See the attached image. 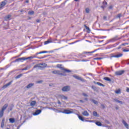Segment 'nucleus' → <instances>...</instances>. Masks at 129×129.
<instances>
[{"instance_id": "1", "label": "nucleus", "mask_w": 129, "mask_h": 129, "mask_svg": "<svg viewBox=\"0 0 129 129\" xmlns=\"http://www.w3.org/2000/svg\"><path fill=\"white\" fill-rule=\"evenodd\" d=\"M33 58H38V59H44L43 57H39L36 56H30L28 57H23L21 58H19L16 59L15 60L13 61V63H16V62H24V61L26 60H28L29 59H33Z\"/></svg>"}, {"instance_id": "2", "label": "nucleus", "mask_w": 129, "mask_h": 129, "mask_svg": "<svg viewBox=\"0 0 129 129\" xmlns=\"http://www.w3.org/2000/svg\"><path fill=\"white\" fill-rule=\"evenodd\" d=\"M52 73L56 75H60L61 76H66L67 75L65 73H62L61 71L58 70L53 71Z\"/></svg>"}, {"instance_id": "3", "label": "nucleus", "mask_w": 129, "mask_h": 129, "mask_svg": "<svg viewBox=\"0 0 129 129\" xmlns=\"http://www.w3.org/2000/svg\"><path fill=\"white\" fill-rule=\"evenodd\" d=\"M71 89V88L70 87V86H65L62 87L61 89V91L63 92H68V91H70V90Z\"/></svg>"}, {"instance_id": "4", "label": "nucleus", "mask_w": 129, "mask_h": 129, "mask_svg": "<svg viewBox=\"0 0 129 129\" xmlns=\"http://www.w3.org/2000/svg\"><path fill=\"white\" fill-rule=\"evenodd\" d=\"M41 66H43V67H46L47 66V64L43 63H39L37 64H36L35 66H34L33 68L34 69L36 68H42V67Z\"/></svg>"}, {"instance_id": "5", "label": "nucleus", "mask_w": 129, "mask_h": 129, "mask_svg": "<svg viewBox=\"0 0 129 129\" xmlns=\"http://www.w3.org/2000/svg\"><path fill=\"white\" fill-rule=\"evenodd\" d=\"M120 38H118V37L117 36H116L113 37V38L110 39L109 40V43H112L113 42H115V41H116L118 40H120Z\"/></svg>"}, {"instance_id": "6", "label": "nucleus", "mask_w": 129, "mask_h": 129, "mask_svg": "<svg viewBox=\"0 0 129 129\" xmlns=\"http://www.w3.org/2000/svg\"><path fill=\"white\" fill-rule=\"evenodd\" d=\"M58 112H61L62 113H65V114H71V113H73V111H70L69 110L64 109L63 111H59Z\"/></svg>"}, {"instance_id": "7", "label": "nucleus", "mask_w": 129, "mask_h": 129, "mask_svg": "<svg viewBox=\"0 0 129 129\" xmlns=\"http://www.w3.org/2000/svg\"><path fill=\"white\" fill-rule=\"evenodd\" d=\"M73 77H74V78H75L76 79H77L78 80H80V81H82V82H85V80H84V79L76 76V75H74Z\"/></svg>"}, {"instance_id": "8", "label": "nucleus", "mask_w": 129, "mask_h": 129, "mask_svg": "<svg viewBox=\"0 0 129 129\" xmlns=\"http://www.w3.org/2000/svg\"><path fill=\"white\" fill-rule=\"evenodd\" d=\"M124 73V71L122 70V71H119L115 72V75H117V76H119L120 75H122Z\"/></svg>"}, {"instance_id": "9", "label": "nucleus", "mask_w": 129, "mask_h": 129, "mask_svg": "<svg viewBox=\"0 0 129 129\" xmlns=\"http://www.w3.org/2000/svg\"><path fill=\"white\" fill-rule=\"evenodd\" d=\"M78 117L80 120H82V121H89V122H91V120L85 119L84 117L82 116L79 115Z\"/></svg>"}, {"instance_id": "10", "label": "nucleus", "mask_w": 129, "mask_h": 129, "mask_svg": "<svg viewBox=\"0 0 129 129\" xmlns=\"http://www.w3.org/2000/svg\"><path fill=\"white\" fill-rule=\"evenodd\" d=\"M60 70H63L66 73H70V72H72L71 70L66 69L65 68H64L63 67H62L60 68Z\"/></svg>"}, {"instance_id": "11", "label": "nucleus", "mask_w": 129, "mask_h": 129, "mask_svg": "<svg viewBox=\"0 0 129 129\" xmlns=\"http://www.w3.org/2000/svg\"><path fill=\"white\" fill-rule=\"evenodd\" d=\"M12 83H13V81H11V82H10L9 83L6 84L5 85H4L3 87V89H5V88H7V87H8V86H10V85H12Z\"/></svg>"}, {"instance_id": "12", "label": "nucleus", "mask_w": 129, "mask_h": 129, "mask_svg": "<svg viewBox=\"0 0 129 129\" xmlns=\"http://www.w3.org/2000/svg\"><path fill=\"white\" fill-rule=\"evenodd\" d=\"M123 55V54L122 53H119L116 55H114L112 56V57H113V58H120V57H122Z\"/></svg>"}, {"instance_id": "13", "label": "nucleus", "mask_w": 129, "mask_h": 129, "mask_svg": "<svg viewBox=\"0 0 129 129\" xmlns=\"http://www.w3.org/2000/svg\"><path fill=\"white\" fill-rule=\"evenodd\" d=\"M41 112H42V110L40 109H38L33 113V115H38V114H40Z\"/></svg>"}, {"instance_id": "14", "label": "nucleus", "mask_w": 129, "mask_h": 129, "mask_svg": "<svg viewBox=\"0 0 129 129\" xmlns=\"http://www.w3.org/2000/svg\"><path fill=\"white\" fill-rule=\"evenodd\" d=\"M119 45V42H117L113 45H111L109 46V48H114L116 47L117 45Z\"/></svg>"}, {"instance_id": "15", "label": "nucleus", "mask_w": 129, "mask_h": 129, "mask_svg": "<svg viewBox=\"0 0 129 129\" xmlns=\"http://www.w3.org/2000/svg\"><path fill=\"white\" fill-rule=\"evenodd\" d=\"M122 122L123 124H124L125 127H126L127 129H128V124H127V123H126L124 120H122Z\"/></svg>"}, {"instance_id": "16", "label": "nucleus", "mask_w": 129, "mask_h": 129, "mask_svg": "<svg viewBox=\"0 0 129 129\" xmlns=\"http://www.w3.org/2000/svg\"><path fill=\"white\" fill-rule=\"evenodd\" d=\"M6 5H7V3H6V2L3 1L0 4V9H2V8H4V7H5V6H6Z\"/></svg>"}, {"instance_id": "17", "label": "nucleus", "mask_w": 129, "mask_h": 129, "mask_svg": "<svg viewBox=\"0 0 129 129\" xmlns=\"http://www.w3.org/2000/svg\"><path fill=\"white\" fill-rule=\"evenodd\" d=\"M59 97L61 98V99H64V100H67L68 99V97L64 96V95H59Z\"/></svg>"}, {"instance_id": "18", "label": "nucleus", "mask_w": 129, "mask_h": 129, "mask_svg": "<svg viewBox=\"0 0 129 129\" xmlns=\"http://www.w3.org/2000/svg\"><path fill=\"white\" fill-rule=\"evenodd\" d=\"M83 115H84V116H88V115H89V113H88V112H87V111L85 110L83 113H82Z\"/></svg>"}, {"instance_id": "19", "label": "nucleus", "mask_w": 129, "mask_h": 129, "mask_svg": "<svg viewBox=\"0 0 129 129\" xmlns=\"http://www.w3.org/2000/svg\"><path fill=\"white\" fill-rule=\"evenodd\" d=\"M33 86H34V84L33 83H30V84H29L26 87V88H27V89L31 88V87H33Z\"/></svg>"}, {"instance_id": "20", "label": "nucleus", "mask_w": 129, "mask_h": 129, "mask_svg": "<svg viewBox=\"0 0 129 129\" xmlns=\"http://www.w3.org/2000/svg\"><path fill=\"white\" fill-rule=\"evenodd\" d=\"M114 101L115 102H117L118 103H119L120 104H122L123 103H124L121 101L118 100V99H114Z\"/></svg>"}, {"instance_id": "21", "label": "nucleus", "mask_w": 129, "mask_h": 129, "mask_svg": "<svg viewBox=\"0 0 129 129\" xmlns=\"http://www.w3.org/2000/svg\"><path fill=\"white\" fill-rule=\"evenodd\" d=\"M9 121L11 123H14V122H16V120H15V118H9Z\"/></svg>"}, {"instance_id": "22", "label": "nucleus", "mask_w": 129, "mask_h": 129, "mask_svg": "<svg viewBox=\"0 0 129 129\" xmlns=\"http://www.w3.org/2000/svg\"><path fill=\"white\" fill-rule=\"evenodd\" d=\"M104 80H105L106 81H108V82H111V79L108 77H104L103 78Z\"/></svg>"}, {"instance_id": "23", "label": "nucleus", "mask_w": 129, "mask_h": 129, "mask_svg": "<svg viewBox=\"0 0 129 129\" xmlns=\"http://www.w3.org/2000/svg\"><path fill=\"white\" fill-rule=\"evenodd\" d=\"M8 106H9V105L8 104H5L2 108V110H4V111L6 110V109H7Z\"/></svg>"}, {"instance_id": "24", "label": "nucleus", "mask_w": 129, "mask_h": 129, "mask_svg": "<svg viewBox=\"0 0 129 129\" xmlns=\"http://www.w3.org/2000/svg\"><path fill=\"white\" fill-rule=\"evenodd\" d=\"M5 125V118L2 119V121L1 123V127L2 128H4V126Z\"/></svg>"}, {"instance_id": "25", "label": "nucleus", "mask_w": 129, "mask_h": 129, "mask_svg": "<svg viewBox=\"0 0 129 129\" xmlns=\"http://www.w3.org/2000/svg\"><path fill=\"white\" fill-rule=\"evenodd\" d=\"M44 53H48V51H40L39 52H37L36 53V55L37 56V55H39V54H43Z\"/></svg>"}, {"instance_id": "26", "label": "nucleus", "mask_w": 129, "mask_h": 129, "mask_svg": "<svg viewBox=\"0 0 129 129\" xmlns=\"http://www.w3.org/2000/svg\"><path fill=\"white\" fill-rule=\"evenodd\" d=\"M96 124L98 125V126H102V124L100 121L96 122Z\"/></svg>"}, {"instance_id": "27", "label": "nucleus", "mask_w": 129, "mask_h": 129, "mask_svg": "<svg viewBox=\"0 0 129 129\" xmlns=\"http://www.w3.org/2000/svg\"><path fill=\"white\" fill-rule=\"evenodd\" d=\"M36 103H37V102H36V101H33L31 103H30V105L31 106H34V105H36Z\"/></svg>"}, {"instance_id": "28", "label": "nucleus", "mask_w": 129, "mask_h": 129, "mask_svg": "<svg viewBox=\"0 0 129 129\" xmlns=\"http://www.w3.org/2000/svg\"><path fill=\"white\" fill-rule=\"evenodd\" d=\"M91 101H92V102H93L94 104H98V102L94 99L91 100Z\"/></svg>"}, {"instance_id": "29", "label": "nucleus", "mask_w": 129, "mask_h": 129, "mask_svg": "<svg viewBox=\"0 0 129 129\" xmlns=\"http://www.w3.org/2000/svg\"><path fill=\"white\" fill-rule=\"evenodd\" d=\"M12 17V15H9L5 17V20L7 21V20H9V19L11 18Z\"/></svg>"}, {"instance_id": "30", "label": "nucleus", "mask_w": 129, "mask_h": 129, "mask_svg": "<svg viewBox=\"0 0 129 129\" xmlns=\"http://www.w3.org/2000/svg\"><path fill=\"white\" fill-rule=\"evenodd\" d=\"M84 27L85 29H86V30H88V33H90V29L89 28V27H87V26H86V25H84Z\"/></svg>"}, {"instance_id": "31", "label": "nucleus", "mask_w": 129, "mask_h": 129, "mask_svg": "<svg viewBox=\"0 0 129 129\" xmlns=\"http://www.w3.org/2000/svg\"><path fill=\"white\" fill-rule=\"evenodd\" d=\"M121 92V91H120V89H118L115 91V93H116V94H119Z\"/></svg>"}, {"instance_id": "32", "label": "nucleus", "mask_w": 129, "mask_h": 129, "mask_svg": "<svg viewBox=\"0 0 129 129\" xmlns=\"http://www.w3.org/2000/svg\"><path fill=\"white\" fill-rule=\"evenodd\" d=\"M96 84L97 85H99V86H102V87H104V85L101 84V83H100V82H97Z\"/></svg>"}, {"instance_id": "33", "label": "nucleus", "mask_w": 129, "mask_h": 129, "mask_svg": "<svg viewBox=\"0 0 129 129\" xmlns=\"http://www.w3.org/2000/svg\"><path fill=\"white\" fill-rule=\"evenodd\" d=\"M93 116H96V117L98 116V114H97V112L96 111L93 112Z\"/></svg>"}, {"instance_id": "34", "label": "nucleus", "mask_w": 129, "mask_h": 129, "mask_svg": "<svg viewBox=\"0 0 129 129\" xmlns=\"http://www.w3.org/2000/svg\"><path fill=\"white\" fill-rule=\"evenodd\" d=\"M49 43H52V41L48 40L47 41L44 42V45H48V44H49Z\"/></svg>"}, {"instance_id": "35", "label": "nucleus", "mask_w": 129, "mask_h": 129, "mask_svg": "<svg viewBox=\"0 0 129 129\" xmlns=\"http://www.w3.org/2000/svg\"><path fill=\"white\" fill-rule=\"evenodd\" d=\"M22 76H23V74H21L18 75L17 76H16L15 78L16 79H19V78H21Z\"/></svg>"}, {"instance_id": "36", "label": "nucleus", "mask_w": 129, "mask_h": 129, "mask_svg": "<svg viewBox=\"0 0 129 129\" xmlns=\"http://www.w3.org/2000/svg\"><path fill=\"white\" fill-rule=\"evenodd\" d=\"M29 69H30V67H25V68L22 69V71H25V70H29Z\"/></svg>"}, {"instance_id": "37", "label": "nucleus", "mask_w": 129, "mask_h": 129, "mask_svg": "<svg viewBox=\"0 0 129 129\" xmlns=\"http://www.w3.org/2000/svg\"><path fill=\"white\" fill-rule=\"evenodd\" d=\"M85 11L87 14H89V12H90V10H89V8H86L85 9Z\"/></svg>"}, {"instance_id": "38", "label": "nucleus", "mask_w": 129, "mask_h": 129, "mask_svg": "<svg viewBox=\"0 0 129 129\" xmlns=\"http://www.w3.org/2000/svg\"><path fill=\"white\" fill-rule=\"evenodd\" d=\"M82 95H83V96H84L85 97H88V95L87 94L85 93H82Z\"/></svg>"}, {"instance_id": "39", "label": "nucleus", "mask_w": 129, "mask_h": 129, "mask_svg": "<svg viewBox=\"0 0 129 129\" xmlns=\"http://www.w3.org/2000/svg\"><path fill=\"white\" fill-rule=\"evenodd\" d=\"M28 14H29V15H31L32 16V15H34V11H29V13H28Z\"/></svg>"}, {"instance_id": "40", "label": "nucleus", "mask_w": 129, "mask_h": 129, "mask_svg": "<svg viewBox=\"0 0 129 129\" xmlns=\"http://www.w3.org/2000/svg\"><path fill=\"white\" fill-rule=\"evenodd\" d=\"M104 122L107 124H109L110 123L109 121L106 119L104 120Z\"/></svg>"}, {"instance_id": "41", "label": "nucleus", "mask_w": 129, "mask_h": 129, "mask_svg": "<svg viewBox=\"0 0 129 129\" xmlns=\"http://www.w3.org/2000/svg\"><path fill=\"white\" fill-rule=\"evenodd\" d=\"M102 59V57H96L94 58V60H101Z\"/></svg>"}, {"instance_id": "42", "label": "nucleus", "mask_w": 129, "mask_h": 129, "mask_svg": "<svg viewBox=\"0 0 129 129\" xmlns=\"http://www.w3.org/2000/svg\"><path fill=\"white\" fill-rule=\"evenodd\" d=\"M56 67L57 68H60L62 67V64H58L56 65Z\"/></svg>"}, {"instance_id": "43", "label": "nucleus", "mask_w": 129, "mask_h": 129, "mask_svg": "<svg viewBox=\"0 0 129 129\" xmlns=\"http://www.w3.org/2000/svg\"><path fill=\"white\" fill-rule=\"evenodd\" d=\"M103 6H106V5H107V2L104 1L103 2Z\"/></svg>"}, {"instance_id": "44", "label": "nucleus", "mask_w": 129, "mask_h": 129, "mask_svg": "<svg viewBox=\"0 0 129 129\" xmlns=\"http://www.w3.org/2000/svg\"><path fill=\"white\" fill-rule=\"evenodd\" d=\"M101 107H102L103 109H104V108H105V106H104V104H101Z\"/></svg>"}, {"instance_id": "45", "label": "nucleus", "mask_w": 129, "mask_h": 129, "mask_svg": "<svg viewBox=\"0 0 129 129\" xmlns=\"http://www.w3.org/2000/svg\"><path fill=\"white\" fill-rule=\"evenodd\" d=\"M121 46H125V45H128V43H124L121 44Z\"/></svg>"}, {"instance_id": "46", "label": "nucleus", "mask_w": 129, "mask_h": 129, "mask_svg": "<svg viewBox=\"0 0 129 129\" xmlns=\"http://www.w3.org/2000/svg\"><path fill=\"white\" fill-rule=\"evenodd\" d=\"M123 52H129V49H123Z\"/></svg>"}, {"instance_id": "47", "label": "nucleus", "mask_w": 129, "mask_h": 129, "mask_svg": "<svg viewBox=\"0 0 129 129\" xmlns=\"http://www.w3.org/2000/svg\"><path fill=\"white\" fill-rule=\"evenodd\" d=\"M121 17V14H118L117 18H120Z\"/></svg>"}, {"instance_id": "48", "label": "nucleus", "mask_w": 129, "mask_h": 129, "mask_svg": "<svg viewBox=\"0 0 129 129\" xmlns=\"http://www.w3.org/2000/svg\"><path fill=\"white\" fill-rule=\"evenodd\" d=\"M116 49H117L118 50L119 49H121V44L120 45H119V47H118Z\"/></svg>"}, {"instance_id": "49", "label": "nucleus", "mask_w": 129, "mask_h": 129, "mask_svg": "<svg viewBox=\"0 0 129 129\" xmlns=\"http://www.w3.org/2000/svg\"><path fill=\"white\" fill-rule=\"evenodd\" d=\"M43 82V81L41 80V81H39L37 82V83L40 84V83H42Z\"/></svg>"}, {"instance_id": "50", "label": "nucleus", "mask_w": 129, "mask_h": 129, "mask_svg": "<svg viewBox=\"0 0 129 129\" xmlns=\"http://www.w3.org/2000/svg\"><path fill=\"white\" fill-rule=\"evenodd\" d=\"M4 116V114L2 113H0V117H3Z\"/></svg>"}, {"instance_id": "51", "label": "nucleus", "mask_w": 129, "mask_h": 129, "mask_svg": "<svg viewBox=\"0 0 129 129\" xmlns=\"http://www.w3.org/2000/svg\"><path fill=\"white\" fill-rule=\"evenodd\" d=\"M5 111L4 110H2H2L1 111H0V113H3L4 114V112Z\"/></svg>"}, {"instance_id": "52", "label": "nucleus", "mask_w": 129, "mask_h": 129, "mask_svg": "<svg viewBox=\"0 0 129 129\" xmlns=\"http://www.w3.org/2000/svg\"><path fill=\"white\" fill-rule=\"evenodd\" d=\"M101 9H105V6H101Z\"/></svg>"}, {"instance_id": "53", "label": "nucleus", "mask_w": 129, "mask_h": 129, "mask_svg": "<svg viewBox=\"0 0 129 129\" xmlns=\"http://www.w3.org/2000/svg\"><path fill=\"white\" fill-rule=\"evenodd\" d=\"M80 102H82V103H84V101H83L82 100H80Z\"/></svg>"}, {"instance_id": "54", "label": "nucleus", "mask_w": 129, "mask_h": 129, "mask_svg": "<svg viewBox=\"0 0 129 129\" xmlns=\"http://www.w3.org/2000/svg\"><path fill=\"white\" fill-rule=\"evenodd\" d=\"M84 100H85L86 101H87L88 100V98H84Z\"/></svg>"}, {"instance_id": "55", "label": "nucleus", "mask_w": 129, "mask_h": 129, "mask_svg": "<svg viewBox=\"0 0 129 129\" xmlns=\"http://www.w3.org/2000/svg\"><path fill=\"white\" fill-rule=\"evenodd\" d=\"M103 20H106V16L103 17Z\"/></svg>"}, {"instance_id": "56", "label": "nucleus", "mask_w": 129, "mask_h": 129, "mask_svg": "<svg viewBox=\"0 0 129 129\" xmlns=\"http://www.w3.org/2000/svg\"><path fill=\"white\" fill-rule=\"evenodd\" d=\"M37 23H40V20L38 19L36 20Z\"/></svg>"}, {"instance_id": "57", "label": "nucleus", "mask_w": 129, "mask_h": 129, "mask_svg": "<svg viewBox=\"0 0 129 129\" xmlns=\"http://www.w3.org/2000/svg\"><path fill=\"white\" fill-rule=\"evenodd\" d=\"M57 103L58 104H61V102H60V101H58Z\"/></svg>"}, {"instance_id": "58", "label": "nucleus", "mask_w": 129, "mask_h": 129, "mask_svg": "<svg viewBox=\"0 0 129 129\" xmlns=\"http://www.w3.org/2000/svg\"><path fill=\"white\" fill-rule=\"evenodd\" d=\"M109 9H110V10H111V9H112V6H109Z\"/></svg>"}, {"instance_id": "59", "label": "nucleus", "mask_w": 129, "mask_h": 129, "mask_svg": "<svg viewBox=\"0 0 129 129\" xmlns=\"http://www.w3.org/2000/svg\"><path fill=\"white\" fill-rule=\"evenodd\" d=\"M25 3H26V4H29V1L28 0H27Z\"/></svg>"}, {"instance_id": "60", "label": "nucleus", "mask_w": 129, "mask_h": 129, "mask_svg": "<svg viewBox=\"0 0 129 129\" xmlns=\"http://www.w3.org/2000/svg\"><path fill=\"white\" fill-rule=\"evenodd\" d=\"M127 65H129V60H127Z\"/></svg>"}, {"instance_id": "61", "label": "nucleus", "mask_w": 129, "mask_h": 129, "mask_svg": "<svg viewBox=\"0 0 129 129\" xmlns=\"http://www.w3.org/2000/svg\"><path fill=\"white\" fill-rule=\"evenodd\" d=\"M91 51V52H88V53H94V51Z\"/></svg>"}, {"instance_id": "62", "label": "nucleus", "mask_w": 129, "mask_h": 129, "mask_svg": "<svg viewBox=\"0 0 129 129\" xmlns=\"http://www.w3.org/2000/svg\"><path fill=\"white\" fill-rule=\"evenodd\" d=\"M82 62H85V61H86V60L83 59V60H82Z\"/></svg>"}, {"instance_id": "63", "label": "nucleus", "mask_w": 129, "mask_h": 129, "mask_svg": "<svg viewBox=\"0 0 129 129\" xmlns=\"http://www.w3.org/2000/svg\"><path fill=\"white\" fill-rule=\"evenodd\" d=\"M75 2H78V0H74Z\"/></svg>"}, {"instance_id": "64", "label": "nucleus", "mask_w": 129, "mask_h": 129, "mask_svg": "<svg viewBox=\"0 0 129 129\" xmlns=\"http://www.w3.org/2000/svg\"><path fill=\"white\" fill-rule=\"evenodd\" d=\"M116 109H118V107H116Z\"/></svg>"}]
</instances>
